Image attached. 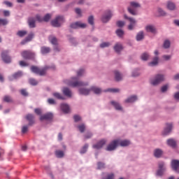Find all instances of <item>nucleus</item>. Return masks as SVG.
Segmentation results:
<instances>
[{
    "instance_id": "nucleus-19",
    "label": "nucleus",
    "mask_w": 179,
    "mask_h": 179,
    "mask_svg": "<svg viewBox=\"0 0 179 179\" xmlns=\"http://www.w3.org/2000/svg\"><path fill=\"white\" fill-rule=\"evenodd\" d=\"M61 110L65 114H68L69 113V106L66 103H62L61 104Z\"/></svg>"
},
{
    "instance_id": "nucleus-29",
    "label": "nucleus",
    "mask_w": 179,
    "mask_h": 179,
    "mask_svg": "<svg viewBox=\"0 0 179 179\" xmlns=\"http://www.w3.org/2000/svg\"><path fill=\"white\" fill-rule=\"evenodd\" d=\"M166 8L169 10H174V9H176V4L172 1H168Z\"/></svg>"
},
{
    "instance_id": "nucleus-28",
    "label": "nucleus",
    "mask_w": 179,
    "mask_h": 179,
    "mask_svg": "<svg viewBox=\"0 0 179 179\" xmlns=\"http://www.w3.org/2000/svg\"><path fill=\"white\" fill-rule=\"evenodd\" d=\"M90 92H93L95 94H100L102 90L101 88H99L97 87H92L90 88Z\"/></svg>"
},
{
    "instance_id": "nucleus-8",
    "label": "nucleus",
    "mask_w": 179,
    "mask_h": 179,
    "mask_svg": "<svg viewBox=\"0 0 179 179\" xmlns=\"http://www.w3.org/2000/svg\"><path fill=\"white\" fill-rule=\"evenodd\" d=\"M124 19H127L130 22V24L128 26L129 30H134V28L135 27V25L136 24V20L132 17H128L127 15H124Z\"/></svg>"
},
{
    "instance_id": "nucleus-45",
    "label": "nucleus",
    "mask_w": 179,
    "mask_h": 179,
    "mask_svg": "<svg viewBox=\"0 0 179 179\" xmlns=\"http://www.w3.org/2000/svg\"><path fill=\"white\" fill-rule=\"evenodd\" d=\"M105 92H110V93H118L120 92V89L110 88V89L105 90Z\"/></svg>"
},
{
    "instance_id": "nucleus-36",
    "label": "nucleus",
    "mask_w": 179,
    "mask_h": 179,
    "mask_svg": "<svg viewBox=\"0 0 179 179\" xmlns=\"http://www.w3.org/2000/svg\"><path fill=\"white\" fill-rule=\"evenodd\" d=\"M3 101L5 103H13V99H12V97H10V96H8V95H6L3 96Z\"/></svg>"
},
{
    "instance_id": "nucleus-49",
    "label": "nucleus",
    "mask_w": 179,
    "mask_h": 179,
    "mask_svg": "<svg viewBox=\"0 0 179 179\" xmlns=\"http://www.w3.org/2000/svg\"><path fill=\"white\" fill-rule=\"evenodd\" d=\"M50 43L53 44L54 45H57L58 41L57 40V38L55 37H51L50 38Z\"/></svg>"
},
{
    "instance_id": "nucleus-1",
    "label": "nucleus",
    "mask_w": 179,
    "mask_h": 179,
    "mask_svg": "<svg viewBox=\"0 0 179 179\" xmlns=\"http://www.w3.org/2000/svg\"><path fill=\"white\" fill-rule=\"evenodd\" d=\"M66 83L71 87H80V86H87V83L78 80V77L71 78V80H66Z\"/></svg>"
},
{
    "instance_id": "nucleus-64",
    "label": "nucleus",
    "mask_w": 179,
    "mask_h": 179,
    "mask_svg": "<svg viewBox=\"0 0 179 179\" xmlns=\"http://www.w3.org/2000/svg\"><path fill=\"white\" fill-rule=\"evenodd\" d=\"M34 113H36L37 114V115H41V109L36 108L34 110Z\"/></svg>"
},
{
    "instance_id": "nucleus-33",
    "label": "nucleus",
    "mask_w": 179,
    "mask_h": 179,
    "mask_svg": "<svg viewBox=\"0 0 179 179\" xmlns=\"http://www.w3.org/2000/svg\"><path fill=\"white\" fill-rule=\"evenodd\" d=\"M162 155H163V151L161 149L155 150L154 156L155 157H162Z\"/></svg>"
},
{
    "instance_id": "nucleus-17",
    "label": "nucleus",
    "mask_w": 179,
    "mask_h": 179,
    "mask_svg": "<svg viewBox=\"0 0 179 179\" xmlns=\"http://www.w3.org/2000/svg\"><path fill=\"white\" fill-rule=\"evenodd\" d=\"M166 143L168 146H170L171 148H176L177 146V141L174 140V138H169L166 141Z\"/></svg>"
},
{
    "instance_id": "nucleus-34",
    "label": "nucleus",
    "mask_w": 179,
    "mask_h": 179,
    "mask_svg": "<svg viewBox=\"0 0 179 179\" xmlns=\"http://www.w3.org/2000/svg\"><path fill=\"white\" fill-rule=\"evenodd\" d=\"M110 103L112 104V106H113V107H115V110H122V107L121 106V105H120L118 102L112 101Z\"/></svg>"
},
{
    "instance_id": "nucleus-3",
    "label": "nucleus",
    "mask_w": 179,
    "mask_h": 179,
    "mask_svg": "<svg viewBox=\"0 0 179 179\" xmlns=\"http://www.w3.org/2000/svg\"><path fill=\"white\" fill-rule=\"evenodd\" d=\"M63 23H65V18L62 15H57L55 19L51 21L53 27H61Z\"/></svg>"
},
{
    "instance_id": "nucleus-37",
    "label": "nucleus",
    "mask_w": 179,
    "mask_h": 179,
    "mask_svg": "<svg viewBox=\"0 0 179 179\" xmlns=\"http://www.w3.org/2000/svg\"><path fill=\"white\" fill-rule=\"evenodd\" d=\"M159 63V57H155L153 61L149 63L150 66H155Z\"/></svg>"
},
{
    "instance_id": "nucleus-38",
    "label": "nucleus",
    "mask_w": 179,
    "mask_h": 179,
    "mask_svg": "<svg viewBox=\"0 0 179 179\" xmlns=\"http://www.w3.org/2000/svg\"><path fill=\"white\" fill-rule=\"evenodd\" d=\"M55 155L57 156V157H59V159H61V158L64 157V151L59 150H56Z\"/></svg>"
},
{
    "instance_id": "nucleus-35",
    "label": "nucleus",
    "mask_w": 179,
    "mask_h": 179,
    "mask_svg": "<svg viewBox=\"0 0 179 179\" xmlns=\"http://www.w3.org/2000/svg\"><path fill=\"white\" fill-rule=\"evenodd\" d=\"M50 51H51V49L48 47L43 46L41 48V52L42 54H48V52H50Z\"/></svg>"
},
{
    "instance_id": "nucleus-46",
    "label": "nucleus",
    "mask_w": 179,
    "mask_h": 179,
    "mask_svg": "<svg viewBox=\"0 0 179 179\" xmlns=\"http://www.w3.org/2000/svg\"><path fill=\"white\" fill-rule=\"evenodd\" d=\"M141 59L143 61H148L149 59V54L145 52L141 55Z\"/></svg>"
},
{
    "instance_id": "nucleus-31",
    "label": "nucleus",
    "mask_w": 179,
    "mask_h": 179,
    "mask_svg": "<svg viewBox=\"0 0 179 179\" xmlns=\"http://www.w3.org/2000/svg\"><path fill=\"white\" fill-rule=\"evenodd\" d=\"M146 31L149 33H156V28L153 25H148L145 27Z\"/></svg>"
},
{
    "instance_id": "nucleus-44",
    "label": "nucleus",
    "mask_w": 179,
    "mask_h": 179,
    "mask_svg": "<svg viewBox=\"0 0 179 179\" xmlns=\"http://www.w3.org/2000/svg\"><path fill=\"white\" fill-rule=\"evenodd\" d=\"M103 169H106V164L103 163V162H98L97 163V169L98 170H101Z\"/></svg>"
},
{
    "instance_id": "nucleus-30",
    "label": "nucleus",
    "mask_w": 179,
    "mask_h": 179,
    "mask_svg": "<svg viewBox=\"0 0 179 179\" xmlns=\"http://www.w3.org/2000/svg\"><path fill=\"white\" fill-rule=\"evenodd\" d=\"M80 94H83L84 96H87L90 93V89H85V88H80L79 90Z\"/></svg>"
},
{
    "instance_id": "nucleus-52",
    "label": "nucleus",
    "mask_w": 179,
    "mask_h": 179,
    "mask_svg": "<svg viewBox=\"0 0 179 179\" xmlns=\"http://www.w3.org/2000/svg\"><path fill=\"white\" fill-rule=\"evenodd\" d=\"M170 41L169 40H166L164 42V48H170Z\"/></svg>"
},
{
    "instance_id": "nucleus-57",
    "label": "nucleus",
    "mask_w": 179,
    "mask_h": 179,
    "mask_svg": "<svg viewBox=\"0 0 179 179\" xmlns=\"http://www.w3.org/2000/svg\"><path fill=\"white\" fill-rule=\"evenodd\" d=\"M85 74V70L83 69H80L78 71H77V76H83Z\"/></svg>"
},
{
    "instance_id": "nucleus-54",
    "label": "nucleus",
    "mask_w": 179,
    "mask_h": 179,
    "mask_svg": "<svg viewBox=\"0 0 179 179\" xmlns=\"http://www.w3.org/2000/svg\"><path fill=\"white\" fill-rule=\"evenodd\" d=\"M29 83L33 86H36V85H37L38 83L35 79L31 78L29 79Z\"/></svg>"
},
{
    "instance_id": "nucleus-40",
    "label": "nucleus",
    "mask_w": 179,
    "mask_h": 179,
    "mask_svg": "<svg viewBox=\"0 0 179 179\" xmlns=\"http://www.w3.org/2000/svg\"><path fill=\"white\" fill-rule=\"evenodd\" d=\"M26 34H27V31L24 30L18 31L17 32V36H18V37H24Z\"/></svg>"
},
{
    "instance_id": "nucleus-5",
    "label": "nucleus",
    "mask_w": 179,
    "mask_h": 179,
    "mask_svg": "<svg viewBox=\"0 0 179 179\" xmlns=\"http://www.w3.org/2000/svg\"><path fill=\"white\" fill-rule=\"evenodd\" d=\"M164 80V76L162 74H158L155 76L154 80H151V85L153 86H157L159 83H162Z\"/></svg>"
},
{
    "instance_id": "nucleus-25",
    "label": "nucleus",
    "mask_w": 179,
    "mask_h": 179,
    "mask_svg": "<svg viewBox=\"0 0 179 179\" xmlns=\"http://www.w3.org/2000/svg\"><path fill=\"white\" fill-rule=\"evenodd\" d=\"M113 48L115 52H117V54H119V52H121V51H122L123 48L121 43H116Z\"/></svg>"
},
{
    "instance_id": "nucleus-11",
    "label": "nucleus",
    "mask_w": 179,
    "mask_h": 179,
    "mask_svg": "<svg viewBox=\"0 0 179 179\" xmlns=\"http://www.w3.org/2000/svg\"><path fill=\"white\" fill-rule=\"evenodd\" d=\"M171 169L179 173V160L173 159L171 163Z\"/></svg>"
},
{
    "instance_id": "nucleus-12",
    "label": "nucleus",
    "mask_w": 179,
    "mask_h": 179,
    "mask_svg": "<svg viewBox=\"0 0 179 179\" xmlns=\"http://www.w3.org/2000/svg\"><path fill=\"white\" fill-rule=\"evenodd\" d=\"M9 52H8V50H4L1 53V58L3 59V61L4 62H6V64H10L11 59H10V57H9L8 55Z\"/></svg>"
},
{
    "instance_id": "nucleus-21",
    "label": "nucleus",
    "mask_w": 179,
    "mask_h": 179,
    "mask_svg": "<svg viewBox=\"0 0 179 179\" xmlns=\"http://www.w3.org/2000/svg\"><path fill=\"white\" fill-rule=\"evenodd\" d=\"M26 120L29 121V125H33V124H34V115L28 114L26 116Z\"/></svg>"
},
{
    "instance_id": "nucleus-59",
    "label": "nucleus",
    "mask_w": 179,
    "mask_h": 179,
    "mask_svg": "<svg viewBox=\"0 0 179 179\" xmlns=\"http://www.w3.org/2000/svg\"><path fill=\"white\" fill-rule=\"evenodd\" d=\"M20 93L22 96H29V93H27V91H26V90H21Z\"/></svg>"
},
{
    "instance_id": "nucleus-48",
    "label": "nucleus",
    "mask_w": 179,
    "mask_h": 179,
    "mask_svg": "<svg viewBox=\"0 0 179 179\" xmlns=\"http://www.w3.org/2000/svg\"><path fill=\"white\" fill-rule=\"evenodd\" d=\"M88 23L90 24H91L92 26H93L94 24V17H93V15H91L89 17Z\"/></svg>"
},
{
    "instance_id": "nucleus-7",
    "label": "nucleus",
    "mask_w": 179,
    "mask_h": 179,
    "mask_svg": "<svg viewBox=\"0 0 179 179\" xmlns=\"http://www.w3.org/2000/svg\"><path fill=\"white\" fill-rule=\"evenodd\" d=\"M70 27L71 29H86L87 24L83 23L82 22H76L71 24Z\"/></svg>"
},
{
    "instance_id": "nucleus-27",
    "label": "nucleus",
    "mask_w": 179,
    "mask_h": 179,
    "mask_svg": "<svg viewBox=\"0 0 179 179\" xmlns=\"http://www.w3.org/2000/svg\"><path fill=\"white\" fill-rule=\"evenodd\" d=\"M22 72L18 71L15 73H14L12 77H10L9 79L10 80H13V79H19V78H22Z\"/></svg>"
},
{
    "instance_id": "nucleus-24",
    "label": "nucleus",
    "mask_w": 179,
    "mask_h": 179,
    "mask_svg": "<svg viewBox=\"0 0 179 179\" xmlns=\"http://www.w3.org/2000/svg\"><path fill=\"white\" fill-rule=\"evenodd\" d=\"M63 94L67 97H72V92L68 87L63 88Z\"/></svg>"
},
{
    "instance_id": "nucleus-20",
    "label": "nucleus",
    "mask_w": 179,
    "mask_h": 179,
    "mask_svg": "<svg viewBox=\"0 0 179 179\" xmlns=\"http://www.w3.org/2000/svg\"><path fill=\"white\" fill-rule=\"evenodd\" d=\"M43 120H52V113H46L40 117V120L43 121Z\"/></svg>"
},
{
    "instance_id": "nucleus-53",
    "label": "nucleus",
    "mask_w": 179,
    "mask_h": 179,
    "mask_svg": "<svg viewBox=\"0 0 179 179\" xmlns=\"http://www.w3.org/2000/svg\"><path fill=\"white\" fill-rule=\"evenodd\" d=\"M110 45L109 42H103L100 45L101 48H106Z\"/></svg>"
},
{
    "instance_id": "nucleus-18",
    "label": "nucleus",
    "mask_w": 179,
    "mask_h": 179,
    "mask_svg": "<svg viewBox=\"0 0 179 179\" xmlns=\"http://www.w3.org/2000/svg\"><path fill=\"white\" fill-rule=\"evenodd\" d=\"M171 129H173V124L171 123L166 124V128L164 130V135H169L171 132Z\"/></svg>"
},
{
    "instance_id": "nucleus-51",
    "label": "nucleus",
    "mask_w": 179,
    "mask_h": 179,
    "mask_svg": "<svg viewBox=\"0 0 179 179\" xmlns=\"http://www.w3.org/2000/svg\"><path fill=\"white\" fill-rule=\"evenodd\" d=\"M48 104H50L52 106L57 104V102L55 101V100H54V99H51V98L48 99Z\"/></svg>"
},
{
    "instance_id": "nucleus-63",
    "label": "nucleus",
    "mask_w": 179,
    "mask_h": 179,
    "mask_svg": "<svg viewBox=\"0 0 179 179\" xmlns=\"http://www.w3.org/2000/svg\"><path fill=\"white\" fill-rule=\"evenodd\" d=\"M20 66H28L29 64L26 63L24 61H20Z\"/></svg>"
},
{
    "instance_id": "nucleus-39",
    "label": "nucleus",
    "mask_w": 179,
    "mask_h": 179,
    "mask_svg": "<svg viewBox=\"0 0 179 179\" xmlns=\"http://www.w3.org/2000/svg\"><path fill=\"white\" fill-rule=\"evenodd\" d=\"M53 96L55 99H58V100H65V98L58 92L53 93Z\"/></svg>"
},
{
    "instance_id": "nucleus-14",
    "label": "nucleus",
    "mask_w": 179,
    "mask_h": 179,
    "mask_svg": "<svg viewBox=\"0 0 179 179\" xmlns=\"http://www.w3.org/2000/svg\"><path fill=\"white\" fill-rule=\"evenodd\" d=\"M34 37V33L31 32L24 40L21 41V45H24L27 44L29 41H31Z\"/></svg>"
},
{
    "instance_id": "nucleus-10",
    "label": "nucleus",
    "mask_w": 179,
    "mask_h": 179,
    "mask_svg": "<svg viewBox=\"0 0 179 179\" xmlns=\"http://www.w3.org/2000/svg\"><path fill=\"white\" fill-rule=\"evenodd\" d=\"M36 20L39 22V23H41V22H50V19H51V14L48 13L46 14L43 18L41 17L40 15H36Z\"/></svg>"
},
{
    "instance_id": "nucleus-61",
    "label": "nucleus",
    "mask_w": 179,
    "mask_h": 179,
    "mask_svg": "<svg viewBox=\"0 0 179 179\" xmlns=\"http://www.w3.org/2000/svg\"><path fill=\"white\" fill-rule=\"evenodd\" d=\"M75 12L78 15V16H82V10H80V8H76Z\"/></svg>"
},
{
    "instance_id": "nucleus-47",
    "label": "nucleus",
    "mask_w": 179,
    "mask_h": 179,
    "mask_svg": "<svg viewBox=\"0 0 179 179\" xmlns=\"http://www.w3.org/2000/svg\"><path fill=\"white\" fill-rule=\"evenodd\" d=\"M78 128L80 132H81V134H83V132H85V130L86 129V127L83 124L78 125Z\"/></svg>"
},
{
    "instance_id": "nucleus-9",
    "label": "nucleus",
    "mask_w": 179,
    "mask_h": 179,
    "mask_svg": "<svg viewBox=\"0 0 179 179\" xmlns=\"http://www.w3.org/2000/svg\"><path fill=\"white\" fill-rule=\"evenodd\" d=\"M118 140L113 141L106 148V150L111 152V150H115L117 146H118Z\"/></svg>"
},
{
    "instance_id": "nucleus-26",
    "label": "nucleus",
    "mask_w": 179,
    "mask_h": 179,
    "mask_svg": "<svg viewBox=\"0 0 179 179\" xmlns=\"http://www.w3.org/2000/svg\"><path fill=\"white\" fill-rule=\"evenodd\" d=\"M115 79L116 82H120V80H122V74L120 73V72L115 71Z\"/></svg>"
},
{
    "instance_id": "nucleus-15",
    "label": "nucleus",
    "mask_w": 179,
    "mask_h": 179,
    "mask_svg": "<svg viewBox=\"0 0 179 179\" xmlns=\"http://www.w3.org/2000/svg\"><path fill=\"white\" fill-rule=\"evenodd\" d=\"M158 166L159 170L157 171V176H162L163 173L166 171V167H164V162H159Z\"/></svg>"
},
{
    "instance_id": "nucleus-13",
    "label": "nucleus",
    "mask_w": 179,
    "mask_h": 179,
    "mask_svg": "<svg viewBox=\"0 0 179 179\" xmlns=\"http://www.w3.org/2000/svg\"><path fill=\"white\" fill-rule=\"evenodd\" d=\"M113 16V13H111V11L107 10L105 13V15L102 17L101 21L103 23H107L110 19H111Z\"/></svg>"
},
{
    "instance_id": "nucleus-56",
    "label": "nucleus",
    "mask_w": 179,
    "mask_h": 179,
    "mask_svg": "<svg viewBox=\"0 0 179 179\" xmlns=\"http://www.w3.org/2000/svg\"><path fill=\"white\" fill-rule=\"evenodd\" d=\"M169 89V85H165L162 87L161 92L162 93H164V92H167V90Z\"/></svg>"
},
{
    "instance_id": "nucleus-2",
    "label": "nucleus",
    "mask_w": 179,
    "mask_h": 179,
    "mask_svg": "<svg viewBox=\"0 0 179 179\" xmlns=\"http://www.w3.org/2000/svg\"><path fill=\"white\" fill-rule=\"evenodd\" d=\"M50 66H45L43 69H40L36 66H31V72H33L34 73H36V75H40V76H44V75H45V73H47V71H48V69H50Z\"/></svg>"
},
{
    "instance_id": "nucleus-58",
    "label": "nucleus",
    "mask_w": 179,
    "mask_h": 179,
    "mask_svg": "<svg viewBox=\"0 0 179 179\" xmlns=\"http://www.w3.org/2000/svg\"><path fill=\"white\" fill-rule=\"evenodd\" d=\"M158 13L160 16H166V12H164V10H163L162 8H158Z\"/></svg>"
},
{
    "instance_id": "nucleus-23",
    "label": "nucleus",
    "mask_w": 179,
    "mask_h": 179,
    "mask_svg": "<svg viewBox=\"0 0 179 179\" xmlns=\"http://www.w3.org/2000/svg\"><path fill=\"white\" fill-rule=\"evenodd\" d=\"M118 141V145H120V146H129V145H131V142L128 140H123V141H120V140H117Z\"/></svg>"
},
{
    "instance_id": "nucleus-60",
    "label": "nucleus",
    "mask_w": 179,
    "mask_h": 179,
    "mask_svg": "<svg viewBox=\"0 0 179 179\" xmlns=\"http://www.w3.org/2000/svg\"><path fill=\"white\" fill-rule=\"evenodd\" d=\"M27 131H29V127H27V126L22 127V132L23 134H26V132H27Z\"/></svg>"
},
{
    "instance_id": "nucleus-50",
    "label": "nucleus",
    "mask_w": 179,
    "mask_h": 179,
    "mask_svg": "<svg viewBox=\"0 0 179 179\" xmlns=\"http://www.w3.org/2000/svg\"><path fill=\"white\" fill-rule=\"evenodd\" d=\"M117 27H124L125 26V22L124 21H117L116 22Z\"/></svg>"
},
{
    "instance_id": "nucleus-16",
    "label": "nucleus",
    "mask_w": 179,
    "mask_h": 179,
    "mask_svg": "<svg viewBox=\"0 0 179 179\" xmlns=\"http://www.w3.org/2000/svg\"><path fill=\"white\" fill-rule=\"evenodd\" d=\"M106 140L103 139L98 142L96 144L93 145L94 149H101L104 145H106Z\"/></svg>"
},
{
    "instance_id": "nucleus-22",
    "label": "nucleus",
    "mask_w": 179,
    "mask_h": 179,
    "mask_svg": "<svg viewBox=\"0 0 179 179\" xmlns=\"http://www.w3.org/2000/svg\"><path fill=\"white\" fill-rule=\"evenodd\" d=\"M28 24L31 29H34V27H36V20L33 17H29L28 19Z\"/></svg>"
},
{
    "instance_id": "nucleus-55",
    "label": "nucleus",
    "mask_w": 179,
    "mask_h": 179,
    "mask_svg": "<svg viewBox=\"0 0 179 179\" xmlns=\"http://www.w3.org/2000/svg\"><path fill=\"white\" fill-rule=\"evenodd\" d=\"M87 148H89V145L87 144L85 145L83 148V149L80 150V153H86V151L87 150Z\"/></svg>"
},
{
    "instance_id": "nucleus-6",
    "label": "nucleus",
    "mask_w": 179,
    "mask_h": 179,
    "mask_svg": "<svg viewBox=\"0 0 179 179\" xmlns=\"http://www.w3.org/2000/svg\"><path fill=\"white\" fill-rule=\"evenodd\" d=\"M21 55L24 59H31L34 58L36 55L34 54V52H31V50H24L21 53Z\"/></svg>"
},
{
    "instance_id": "nucleus-4",
    "label": "nucleus",
    "mask_w": 179,
    "mask_h": 179,
    "mask_svg": "<svg viewBox=\"0 0 179 179\" xmlns=\"http://www.w3.org/2000/svg\"><path fill=\"white\" fill-rule=\"evenodd\" d=\"M135 8H141V4L135 1H131L130 3V7H128V12L131 13V15H133V16H136V15H138L136 10L134 9Z\"/></svg>"
},
{
    "instance_id": "nucleus-62",
    "label": "nucleus",
    "mask_w": 179,
    "mask_h": 179,
    "mask_svg": "<svg viewBox=\"0 0 179 179\" xmlns=\"http://www.w3.org/2000/svg\"><path fill=\"white\" fill-rule=\"evenodd\" d=\"M75 122H78V121H80V116L76 115L73 116Z\"/></svg>"
},
{
    "instance_id": "nucleus-43",
    "label": "nucleus",
    "mask_w": 179,
    "mask_h": 179,
    "mask_svg": "<svg viewBox=\"0 0 179 179\" xmlns=\"http://www.w3.org/2000/svg\"><path fill=\"white\" fill-rule=\"evenodd\" d=\"M116 34L118 37L122 38L124 36V30L119 29L116 31Z\"/></svg>"
},
{
    "instance_id": "nucleus-41",
    "label": "nucleus",
    "mask_w": 179,
    "mask_h": 179,
    "mask_svg": "<svg viewBox=\"0 0 179 179\" xmlns=\"http://www.w3.org/2000/svg\"><path fill=\"white\" fill-rule=\"evenodd\" d=\"M143 31H140L136 35V40L137 41H141V40H143Z\"/></svg>"
},
{
    "instance_id": "nucleus-42",
    "label": "nucleus",
    "mask_w": 179,
    "mask_h": 179,
    "mask_svg": "<svg viewBox=\"0 0 179 179\" xmlns=\"http://www.w3.org/2000/svg\"><path fill=\"white\" fill-rule=\"evenodd\" d=\"M9 23L7 19L0 18V26H6Z\"/></svg>"
},
{
    "instance_id": "nucleus-32",
    "label": "nucleus",
    "mask_w": 179,
    "mask_h": 179,
    "mask_svg": "<svg viewBox=\"0 0 179 179\" xmlns=\"http://www.w3.org/2000/svg\"><path fill=\"white\" fill-rule=\"evenodd\" d=\"M138 100V97L135 95L129 97L127 99L125 100L126 103H134Z\"/></svg>"
}]
</instances>
